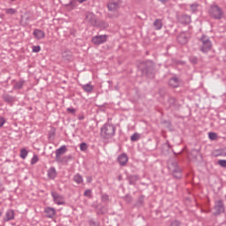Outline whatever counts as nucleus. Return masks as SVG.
I'll return each instance as SVG.
<instances>
[{
  "instance_id": "f257e3e1",
  "label": "nucleus",
  "mask_w": 226,
  "mask_h": 226,
  "mask_svg": "<svg viewBox=\"0 0 226 226\" xmlns=\"http://www.w3.org/2000/svg\"><path fill=\"white\" fill-rule=\"evenodd\" d=\"M107 8L109 11H111V13H114V14L109 13L108 17L109 19H117V17H119V13H117V11H119V8H121V0L109 1V4H107Z\"/></svg>"
},
{
  "instance_id": "f03ea898",
  "label": "nucleus",
  "mask_w": 226,
  "mask_h": 226,
  "mask_svg": "<svg viewBox=\"0 0 226 226\" xmlns=\"http://www.w3.org/2000/svg\"><path fill=\"white\" fill-rule=\"evenodd\" d=\"M101 135L102 138L109 140V139H112L114 135H116V126L114 124L106 123L102 128H101Z\"/></svg>"
},
{
  "instance_id": "7ed1b4c3",
  "label": "nucleus",
  "mask_w": 226,
  "mask_h": 226,
  "mask_svg": "<svg viewBox=\"0 0 226 226\" xmlns=\"http://www.w3.org/2000/svg\"><path fill=\"white\" fill-rule=\"evenodd\" d=\"M199 46L200 52H203V54H207V52L213 49V42H211L209 37L207 35H202L200 38Z\"/></svg>"
},
{
  "instance_id": "20e7f679",
  "label": "nucleus",
  "mask_w": 226,
  "mask_h": 226,
  "mask_svg": "<svg viewBox=\"0 0 226 226\" xmlns=\"http://www.w3.org/2000/svg\"><path fill=\"white\" fill-rule=\"evenodd\" d=\"M208 13L212 19L215 20H220L223 17V10L216 4H212L209 7Z\"/></svg>"
},
{
  "instance_id": "39448f33",
  "label": "nucleus",
  "mask_w": 226,
  "mask_h": 226,
  "mask_svg": "<svg viewBox=\"0 0 226 226\" xmlns=\"http://www.w3.org/2000/svg\"><path fill=\"white\" fill-rule=\"evenodd\" d=\"M146 67L141 70L142 73L147 75L148 79L154 78V63L153 61L148 60L145 62Z\"/></svg>"
},
{
  "instance_id": "423d86ee",
  "label": "nucleus",
  "mask_w": 226,
  "mask_h": 226,
  "mask_svg": "<svg viewBox=\"0 0 226 226\" xmlns=\"http://www.w3.org/2000/svg\"><path fill=\"white\" fill-rule=\"evenodd\" d=\"M214 210V216H218L219 215H222V213H225V205L223 204V200H216L215 202Z\"/></svg>"
},
{
  "instance_id": "0eeeda50",
  "label": "nucleus",
  "mask_w": 226,
  "mask_h": 226,
  "mask_svg": "<svg viewBox=\"0 0 226 226\" xmlns=\"http://www.w3.org/2000/svg\"><path fill=\"white\" fill-rule=\"evenodd\" d=\"M170 169L174 177H176L177 179H181L182 171L181 168H179V165H177V162H172Z\"/></svg>"
},
{
  "instance_id": "6e6552de",
  "label": "nucleus",
  "mask_w": 226,
  "mask_h": 226,
  "mask_svg": "<svg viewBox=\"0 0 226 226\" xmlns=\"http://www.w3.org/2000/svg\"><path fill=\"white\" fill-rule=\"evenodd\" d=\"M107 38H109L107 34L95 35L92 38V43L94 45H102L107 41Z\"/></svg>"
},
{
  "instance_id": "1a4fd4ad",
  "label": "nucleus",
  "mask_w": 226,
  "mask_h": 226,
  "mask_svg": "<svg viewBox=\"0 0 226 226\" xmlns=\"http://www.w3.org/2000/svg\"><path fill=\"white\" fill-rule=\"evenodd\" d=\"M177 22L184 25L191 24L192 22V16L187 14H181L177 16Z\"/></svg>"
},
{
  "instance_id": "9d476101",
  "label": "nucleus",
  "mask_w": 226,
  "mask_h": 226,
  "mask_svg": "<svg viewBox=\"0 0 226 226\" xmlns=\"http://www.w3.org/2000/svg\"><path fill=\"white\" fill-rule=\"evenodd\" d=\"M51 195L53 197L55 204H57V206H63V204H64V198L63 197V195L56 192H52Z\"/></svg>"
},
{
  "instance_id": "9b49d317",
  "label": "nucleus",
  "mask_w": 226,
  "mask_h": 226,
  "mask_svg": "<svg viewBox=\"0 0 226 226\" xmlns=\"http://www.w3.org/2000/svg\"><path fill=\"white\" fill-rule=\"evenodd\" d=\"M177 41L180 43V45H186L188 43V34L183 32L177 37Z\"/></svg>"
},
{
  "instance_id": "f8f14e48",
  "label": "nucleus",
  "mask_w": 226,
  "mask_h": 226,
  "mask_svg": "<svg viewBox=\"0 0 226 226\" xmlns=\"http://www.w3.org/2000/svg\"><path fill=\"white\" fill-rule=\"evenodd\" d=\"M86 20L90 26H96V15L93 12H87L86 15Z\"/></svg>"
},
{
  "instance_id": "ddd939ff",
  "label": "nucleus",
  "mask_w": 226,
  "mask_h": 226,
  "mask_svg": "<svg viewBox=\"0 0 226 226\" xmlns=\"http://www.w3.org/2000/svg\"><path fill=\"white\" fill-rule=\"evenodd\" d=\"M117 162L121 167H124L128 163V155L126 154H122L118 156Z\"/></svg>"
},
{
  "instance_id": "4468645a",
  "label": "nucleus",
  "mask_w": 226,
  "mask_h": 226,
  "mask_svg": "<svg viewBox=\"0 0 226 226\" xmlns=\"http://www.w3.org/2000/svg\"><path fill=\"white\" fill-rule=\"evenodd\" d=\"M47 218H54L56 216V209L54 207H48L44 209Z\"/></svg>"
},
{
  "instance_id": "2eb2a0df",
  "label": "nucleus",
  "mask_w": 226,
  "mask_h": 226,
  "mask_svg": "<svg viewBox=\"0 0 226 226\" xmlns=\"http://www.w3.org/2000/svg\"><path fill=\"white\" fill-rule=\"evenodd\" d=\"M33 34L34 38H36V40H41V38H45V32H43V30L41 29H35Z\"/></svg>"
},
{
  "instance_id": "dca6fc26",
  "label": "nucleus",
  "mask_w": 226,
  "mask_h": 226,
  "mask_svg": "<svg viewBox=\"0 0 226 226\" xmlns=\"http://www.w3.org/2000/svg\"><path fill=\"white\" fill-rule=\"evenodd\" d=\"M57 176V172L56 171V168L51 167L48 170V177L49 179H56Z\"/></svg>"
},
{
  "instance_id": "f3484780",
  "label": "nucleus",
  "mask_w": 226,
  "mask_h": 226,
  "mask_svg": "<svg viewBox=\"0 0 226 226\" xmlns=\"http://www.w3.org/2000/svg\"><path fill=\"white\" fill-rule=\"evenodd\" d=\"M154 27L155 31H160V29L163 27V21L160 19H155L154 22Z\"/></svg>"
},
{
  "instance_id": "a211bd4d",
  "label": "nucleus",
  "mask_w": 226,
  "mask_h": 226,
  "mask_svg": "<svg viewBox=\"0 0 226 226\" xmlns=\"http://www.w3.org/2000/svg\"><path fill=\"white\" fill-rule=\"evenodd\" d=\"M179 79L177 78H171L169 80V86H170V87H179Z\"/></svg>"
},
{
  "instance_id": "6ab92c4d",
  "label": "nucleus",
  "mask_w": 226,
  "mask_h": 226,
  "mask_svg": "<svg viewBox=\"0 0 226 226\" xmlns=\"http://www.w3.org/2000/svg\"><path fill=\"white\" fill-rule=\"evenodd\" d=\"M81 87L85 91V93H88V94L93 93V89H94V87H93L91 83L82 85Z\"/></svg>"
},
{
  "instance_id": "aec40b11",
  "label": "nucleus",
  "mask_w": 226,
  "mask_h": 226,
  "mask_svg": "<svg viewBox=\"0 0 226 226\" xmlns=\"http://www.w3.org/2000/svg\"><path fill=\"white\" fill-rule=\"evenodd\" d=\"M3 100L6 102V103H13L15 102V97L8 94H4L3 95Z\"/></svg>"
},
{
  "instance_id": "412c9836",
  "label": "nucleus",
  "mask_w": 226,
  "mask_h": 226,
  "mask_svg": "<svg viewBox=\"0 0 226 226\" xmlns=\"http://www.w3.org/2000/svg\"><path fill=\"white\" fill-rule=\"evenodd\" d=\"M189 7L192 13H197V11H199V8H200V4L194 3V4H191Z\"/></svg>"
},
{
  "instance_id": "4be33fe9",
  "label": "nucleus",
  "mask_w": 226,
  "mask_h": 226,
  "mask_svg": "<svg viewBox=\"0 0 226 226\" xmlns=\"http://www.w3.org/2000/svg\"><path fill=\"white\" fill-rule=\"evenodd\" d=\"M6 222H10V220H13V218H15V212H13V210H8L6 212Z\"/></svg>"
},
{
  "instance_id": "5701e85b",
  "label": "nucleus",
  "mask_w": 226,
  "mask_h": 226,
  "mask_svg": "<svg viewBox=\"0 0 226 226\" xmlns=\"http://www.w3.org/2000/svg\"><path fill=\"white\" fill-rule=\"evenodd\" d=\"M134 206L135 207H142L144 206V195L139 197Z\"/></svg>"
},
{
  "instance_id": "b1692460",
  "label": "nucleus",
  "mask_w": 226,
  "mask_h": 226,
  "mask_svg": "<svg viewBox=\"0 0 226 226\" xmlns=\"http://www.w3.org/2000/svg\"><path fill=\"white\" fill-rule=\"evenodd\" d=\"M73 181L77 183V185H80L81 183H84V178H82V176H80V174H76L73 177Z\"/></svg>"
},
{
  "instance_id": "393cba45",
  "label": "nucleus",
  "mask_w": 226,
  "mask_h": 226,
  "mask_svg": "<svg viewBox=\"0 0 226 226\" xmlns=\"http://www.w3.org/2000/svg\"><path fill=\"white\" fill-rule=\"evenodd\" d=\"M66 151V145H63L60 148L56 150V154H59L61 156V154H64Z\"/></svg>"
},
{
  "instance_id": "a878e982",
  "label": "nucleus",
  "mask_w": 226,
  "mask_h": 226,
  "mask_svg": "<svg viewBox=\"0 0 226 226\" xmlns=\"http://www.w3.org/2000/svg\"><path fill=\"white\" fill-rule=\"evenodd\" d=\"M128 181L130 185H135L137 181H139V177L138 176H131L128 177Z\"/></svg>"
},
{
  "instance_id": "bb28decb",
  "label": "nucleus",
  "mask_w": 226,
  "mask_h": 226,
  "mask_svg": "<svg viewBox=\"0 0 226 226\" xmlns=\"http://www.w3.org/2000/svg\"><path fill=\"white\" fill-rule=\"evenodd\" d=\"M27 154H28V152L26 148H22L20 150V158H22V160H26V158H27Z\"/></svg>"
},
{
  "instance_id": "cd10ccee",
  "label": "nucleus",
  "mask_w": 226,
  "mask_h": 226,
  "mask_svg": "<svg viewBox=\"0 0 226 226\" xmlns=\"http://www.w3.org/2000/svg\"><path fill=\"white\" fill-rule=\"evenodd\" d=\"M4 11L7 15H15L17 13V11L13 8L4 9Z\"/></svg>"
},
{
  "instance_id": "c85d7f7f",
  "label": "nucleus",
  "mask_w": 226,
  "mask_h": 226,
  "mask_svg": "<svg viewBox=\"0 0 226 226\" xmlns=\"http://www.w3.org/2000/svg\"><path fill=\"white\" fill-rule=\"evenodd\" d=\"M170 149V144L169 143V141H167L162 145V153H165V151H169Z\"/></svg>"
},
{
  "instance_id": "c756f323",
  "label": "nucleus",
  "mask_w": 226,
  "mask_h": 226,
  "mask_svg": "<svg viewBox=\"0 0 226 226\" xmlns=\"http://www.w3.org/2000/svg\"><path fill=\"white\" fill-rule=\"evenodd\" d=\"M105 213H107V207H101L97 208V214L105 215Z\"/></svg>"
},
{
  "instance_id": "7c9ffc66",
  "label": "nucleus",
  "mask_w": 226,
  "mask_h": 226,
  "mask_svg": "<svg viewBox=\"0 0 226 226\" xmlns=\"http://www.w3.org/2000/svg\"><path fill=\"white\" fill-rule=\"evenodd\" d=\"M64 59H67V61H70L72 59V53L71 52H64L62 54Z\"/></svg>"
},
{
  "instance_id": "2f4dec72",
  "label": "nucleus",
  "mask_w": 226,
  "mask_h": 226,
  "mask_svg": "<svg viewBox=\"0 0 226 226\" xmlns=\"http://www.w3.org/2000/svg\"><path fill=\"white\" fill-rule=\"evenodd\" d=\"M139 139H140V134L139 133H134L132 137H131V140L132 142H137V140H139Z\"/></svg>"
},
{
  "instance_id": "473e14b6",
  "label": "nucleus",
  "mask_w": 226,
  "mask_h": 226,
  "mask_svg": "<svg viewBox=\"0 0 226 226\" xmlns=\"http://www.w3.org/2000/svg\"><path fill=\"white\" fill-rule=\"evenodd\" d=\"M199 153H200V150H199V149H192L191 151V155L193 156V158H197V156H199Z\"/></svg>"
},
{
  "instance_id": "72a5a7b5",
  "label": "nucleus",
  "mask_w": 226,
  "mask_h": 226,
  "mask_svg": "<svg viewBox=\"0 0 226 226\" xmlns=\"http://www.w3.org/2000/svg\"><path fill=\"white\" fill-rule=\"evenodd\" d=\"M208 137L210 140H216V139H218V135L215 132H209Z\"/></svg>"
},
{
  "instance_id": "f704fd0d",
  "label": "nucleus",
  "mask_w": 226,
  "mask_h": 226,
  "mask_svg": "<svg viewBox=\"0 0 226 226\" xmlns=\"http://www.w3.org/2000/svg\"><path fill=\"white\" fill-rule=\"evenodd\" d=\"M189 59L192 64H197L199 63V58H197V56H190Z\"/></svg>"
},
{
  "instance_id": "c9c22d12",
  "label": "nucleus",
  "mask_w": 226,
  "mask_h": 226,
  "mask_svg": "<svg viewBox=\"0 0 226 226\" xmlns=\"http://www.w3.org/2000/svg\"><path fill=\"white\" fill-rule=\"evenodd\" d=\"M24 86V82L19 81L14 85V89H22V87Z\"/></svg>"
},
{
  "instance_id": "e433bc0d",
  "label": "nucleus",
  "mask_w": 226,
  "mask_h": 226,
  "mask_svg": "<svg viewBox=\"0 0 226 226\" xmlns=\"http://www.w3.org/2000/svg\"><path fill=\"white\" fill-rule=\"evenodd\" d=\"M91 195H92V191L91 189H87L84 192V196L85 197H88V199H91Z\"/></svg>"
},
{
  "instance_id": "4c0bfd02",
  "label": "nucleus",
  "mask_w": 226,
  "mask_h": 226,
  "mask_svg": "<svg viewBox=\"0 0 226 226\" xmlns=\"http://www.w3.org/2000/svg\"><path fill=\"white\" fill-rule=\"evenodd\" d=\"M79 148H80V151H87V144H86V143H81L80 145H79Z\"/></svg>"
},
{
  "instance_id": "58836bf2",
  "label": "nucleus",
  "mask_w": 226,
  "mask_h": 226,
  "mask_svg": "<svg viewBox=\"0 0 226 226\" xmlns=\"http://www.w3.org/2000/svg\"><path fill=\"white\" fill-rule=\"evenodd\" d=\"M218 165H220L221 167H223V169H226V160H219Z\"/></svg>"
},
{
  "instance_id": "ea45409f",
  "label": "nucleus",
  "mask_w": 226,
  "mask_h": 226,
  "mask_svg": "<svg viewBox=\"0 0 226 226\" xmlns=\"http://www.w3.org/2000/svg\"><path fill=\"white\" fill-rule=\"evenodd\" d=\"M124 200H125V202H127V204L132 203V200H133V199L132 198V196L130 195H126Z\"/></svg>"
},
{
  "instance_id": "a19ab883",
  "label": "nucleus",
  "mask_w": 226,
  "mask_h": 226,
  "mask_svg": "<svg viewBox=\"0 0 226 226\" xmlns=\"http://www.w3.org/2000/svg\"><path fill=\"white\" fill-rule=\"evenodd\" d=\"M37 162H38V155H34L32 160H31V164L34 165Z\"/></svg>"
},
{
  "instance_id": "79ce46f5",
  "label": "nucleus",
  "mask_w": 226,
  "mask_h": 226,
  "mask_svg": "<svg viewBox=\"0 0 226 226\" xmlns=\"http://www.w3.org/2000/svg\"><path fill=\"white\" fill-rule=\"evenodd\" d=\"M77 3H79V0H71L69 3V6L75 7L77 6Z\"/></svg>"
},
{
  "instance_id": "37998d69",
  "label": "nucleus",
  "mask_w": 226,
  "mask_h": 226,
  "mask_svg": "<svg viewBox=\"0 0 226 226\" xmlns=\"http://www.w3.org/2000/svg\"><path fill=\"white\" fill-rule=\"evenodd\" d=\"M170 226H181V222L175 220L171 222Z\"/></svg>"
},
{
  "instance_id": "c03bdc74",
  "label": "nucleus",
  "mask_w": 226,
  "mask_h": 226,
  "mask_svg": "<svg viewBox=\"0 0 226 226\" xmlns=\"http://www.w3.org/2000/svg\"><path fill=\"white\" fill-rule=\"evenodd\" d=\"M4 123H6V119L4 117H0V128H3L4 126Z\"/></svg>"
},
{
  "instance_id": "a18cd8bd",
  "label": "nucleus",
  "mask_w": 226,
  "mask_h": 226,
  "mask_svg": "<svg viewBox=\"0 0 226 226\" xmlns=\"http://www.w3.org/2000/svg\"><path fill=\"white\" fill-rule=\"evenodd\" d=\"M102 202H109V195L108 194H103L102 196Z\"/></svg>"
},
{
  "instance_id": "49530a36",
  "label": "nucleus",
  "mask_w": 226,
  "mask_h": 226,
  "mask_svg": "<svg viewBox=\"0 0 226 226\" xmlns=\"http://www.w3.org/2000/svg\"><path fill=\"white\" fill-rule=\"evenodd\" d=\"M33 52H40L41 50V48L40 46H34L32 48Z\"/></svg>"
},
{
  "instance_id": "de8ad7c7",
  "label": "nucleus",
  "mask_w": 226,
  "mask_h": 226,
  "mask_svg": "<svg viewBox=\"0 0 226 226\" xmlns=\"http://www.w3.org/2000/svg\"><path fill=\"white\" fill-rule=\"evenodd\" d=\"M67 112H69V114H75L76 109L73 108H68Z\"/></svg>"
},
{
  "instance_id": "09e8293b",
  "label": "nucleus",
  "mask_w": 226,
  "mask_h": 226,
  "mask_svg": "<svg viewBox=\"0 0 226 226\" xmlns=\"http://www.w3.org/2000/svg\"><path fill=\"white\" fill-rule=\"evenodd\" d=\"M89 225H90V226H99V225H98V222H96L94 221V220H90V221H89Z\"/></svg>"
},
{
  "instance_id": "8fccbe9b",
  "label": "nucleus",
  "mask_w": 226,
  "mask_h": 226,
  "mask_svg": "<svg viewBox=\"0 0 226 226\" xmlns=\"http://www.w3.org/2000/svg\"><path fill=\"white\" fill-rule=\"evenodd\" d=\"M21 20L24 22H27L28 20H29V17H24V16H22L21 17Z\"/></svg>"
},
{
  "instance_id": "3c124183",
  "label": "nucleus",
  "mask_w": 226,
  "mask_h": 226,
  "mask_svg": "<svg viewBox=\"0 0 226 226\" xmlns=\"http://www.w3.org/2000/svg\"><path fill=\"white\" fill-rule=\"evenodd\" d=\"M56 162H61V155L56 154Z\"/></svg>"
},
{
  "instance_id": "603ef678",
  "label": "nucleus",
  "mask_w": 226,
  "mask_h": 226,
  "mask_svg": "<svg viewBox=\"0 0 226 226\" xmlns=\"http://www.w3.org/2000/svg\"><path fill=\"white\" fill-rule=\"evenodd\" d=\"M162 4H165V3H169V0H159Z\"/></svg>"
},
{
  "instance_id": "864d4df0",
  "label": "nucleus",
  "mask_w": 226,
  "mask_h": 226,
  "mask_svg": "<svg viewBox=\"0 0 226 226\" xmlns=\"http://www.w3.org/2000/svg\"><path fill=\"white\" fill-rule=\"evenodd\" d=\"M85 1H87V0H78V2L80 4L85 3Z\"/></svg>"
},
{
  "instance_id": "5fc2aeb1",
  "label": "nucleus",
  "mask_w": 226,
  "mask_h": 226,
  "mask_svg": "<svg viewBox=\"0 0 226 226\" xmlns=\"http://www.w3.org/2000/svg\"><path fill=\"white\" fill-rule=\"evenodd\" d=\"M105 27H109V25H108V24H106V25H105Z\"/></svg>"
},
{
  "instance_id": "6e6d98bb",
  "label": "nucleus",
  "mask_w": 226,
  "mask_h": 226,
  "mask_svg": "<svg viewBox=\"0 0 226 226\" xmlns=\"http://www.w3.org/2000/svg\"><path fill=\"white\" fill-rule=\"evenodd\" d=\"M79 119H82V117H80V118Z\"/></svg>"
},
{
  "instance_id": "4d7b16f0",
  "label": "nucleus",
  "mask_w": 226,
  "mask_h": 226,
  "mask_svg": "<svg viewBox=\"0 0 226 226\" xmlns=\"http://www.w3.org/2000/svg\"><path fill=\"white\" fill-rule=\"evenodd\" d=\"M79 119H82V117H80V118Z\"/></svg>"
},
{
  "instance_id": "13d9d810",
  "label": "nucleus",
  "mask_w": 226,
  "mask_h": 226,
  "mask_svg": "<svg viewBox=\"0 0 226 226\" xmlns=\"http://www.w3.org/2000/svg\"><path fill=\"white\" fill-rule=\"evenodd\" d=\"M11 1H15V0H11Z\"/></svg>"
}]
</instances>
